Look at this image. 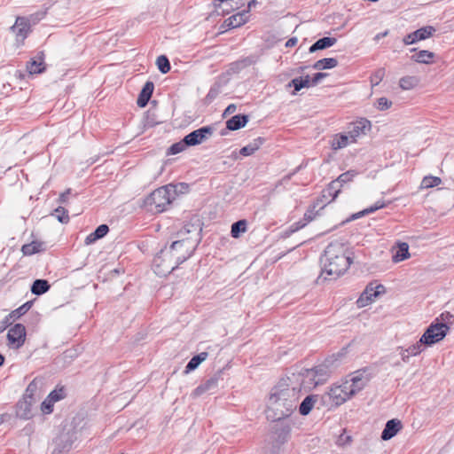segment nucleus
<instances>
[{"label": "nucleus", "mask_w": 454, "mask_h": 454, "mask_svg": "<svg viewBox=\"0 0 454 454\" xmlns=\"http://www.w3.org/2000/svg\"><path fill=\"white\" fill-rule=\"evenodd\" d=\"M301 397L298 390L285 377L271 389L265 410L271 421H279L290 417L296 410Z\"/></svg>", "instance_id": "obj_1"}, {"label": "nucleus", "mask_w": 454, "mask_h": 454, "mask_svg": "<svg viewBox=\"0 0 454 454\" xmlns=\"http://www.w3.org/2000/svg\"><path fill=\"white\" fill-rule=\"evenodd\" d=\"M195 247L196 242L190 239L173 242L168 248L161 249L155 256L153 271L160 277L168 275L192 254Z\"/></svg>", "instance_id": "obj_2"}, {"label": "nucleus", "mask_w": 454, "mask_h": 454, "mask_svg": "<svg viewBox=\"0 0 454 454\" xmlns=\"http://www.w3.org/2000/svg\"><path fill=\"white\" fill-rule=\"evenodd\" d=\"M351 254L348 247L342 242L329 244L322 258V273L333 279L343 275L352 263Z\"/></svg>", "instance_id": "obj_3"}, {"label": "nucleus", "mask_w": 454, "mask_h": 454, "mask_svg": "<svg viewBox=\"0 0 454 454\" xmlns=\"http://www.w3.org/2000/svg\"><path fill=\"white\" fill-rule=\"evenodd\" d=\"M286 378L301 395L302 391H310L317 385L324 383L326 380V373L322 368H312L294 372Z\"/></svg>", "instance_id": "obj_4"}, {"label": "nucleus", "mask_w": 454, "mask_h": 454, "mask_svg": "<svg viewBox=\"0 0 454 454\" xmlns=\"http://www.w3.org/2000/svg\"><path fill=\"white\" fill-rule=\"evenodd\" d=\"M175 186L168 184L153 191L146 199V205L151 211L160 213L165 211L176 199Z\"/></svg>", "instance_id": "obj_5"}, {"label": "nucleus", "mask_w": 454, "mask_h": 454, "mask_svg": "<svg viewBox=\"0 0 454 454\" xmlns=\"http://www.w3.org/2000/svg\"><path fill=\"white\" fill-rule=\"evenodd\" d=\"M450 327L444 323H432L421 335L419 340L425 346H433L445 338Z\"/></svg>", "instance_id": "obj_6"}, {"label": "nucleus", "mask_w": 454, "mask_h": 454, "mask_svg": "<svg viewBox=\"0 0 454 454\" xmlns=\"http://www.w3.org/2000/svg\"><path fill=\"white\" fill-rule=\"evenodd\" d=\"M369 380V376L363 371L354 372L342 380L351 397L362 391Z\"/></svg>", "instance_id": "obj_7"}, {"label": "nucleus", "mask_w": 454, "mask_h": 454, "mask_svg": "<svg viewBox=\"0 0 454 454\" xmlns=\"http://www.w3.org/2000/svg\"><path fill=\"white\" fill-rule=\"evenodd\" d=\"M27 337L26 327L22 324H15L7 333V346L12 349L21 348Z\"/></svg>", "instance_id": "obj_8"}, {"label": "nucleus", "mask_w": 454, "mask_h": 454, "mask_svg": "<svg viewBox=\"0 0 454 454\" xmlns=\"http://www.w3.org/2000/svg\"><path fill=\"white\" fill-rule=\"evenodd\" d=\"M327 396L331 405L334 407H338L352 398L342 380L330 387Z\"/></svg>", "instance_id": "obj_9"}, {"label": "nucleus", "mask_w": 454, "mask_h": 454, "mask_svg": "<svg viewBox=\"0 0 454 454\" xmlns=\"http://www.w3.org/2000/svg\"><path fill=\"white\" fill-rule=\"evenodd\" d=\"M385 290V287L382 285L373 286L372 284L366 286L365 290L362 293L358 300L356 301V304L358 308H364L373 301L378 298L380 294H381Z\"/></svg>", "instance_id": "obj_10"}, {"label": "nucleus", "mask_w": 454, "mask_h": 454, "mask_svg": "<svg viewBox=\"0 0 454 454\" xmlns=\"http://www.w3.org/2000/svg\"><path fill=\"white\" fill-rule=\"evenodd\" d=\"M371 127L370 121L361 118L350 123L346 132L356 144L360 137L365 136L370 131Z\"/></svg>", "instance_id": "obj_11"}, {"label": "nucleus", "mask_w": 454, "mask_h": 454, "mask_svg": "<svg viewBox=\"0 0 454 454\" xmlns=\"http://www.w3.org/2000/svg\"><path fill=\"white\" fill-rule=\"evenodd\" d=\"M35 403V399L33 395H25L17 403L16 416L21 419H31L34 416L33 406Z\"/></svg>", "instance_id": "obj_12"}, {"label": "nucleus", "mask_w": 454, "mask_h": 454, "mask_svg": "<svg viewBox=\"0 0 454 454\" xmlns=\"http://www.w3.org/2000/svg\"><path fill=\"white\" fill-rule=\"evenodd\" d=\"M212 133V128L202 127L186 135L184 141L188 146L198 145L207 140Z\"/></svg>", "instance_id": "obj_13"}, {"label": "nucleus", "mask_w": 454, "mask_h": 454, "mask_svg": "<svg viewBox=\"0 0 454 454\" xmlns=\"http://www.w3.org/2000/svg\"><path fill=\"white\" fill-rule=\"evenodd\" d=\"M435 32V28L432 26L423 27L412 33L408 34L403 38V43L405 45H411L419 41H423L430 38L434 33Z\"/></svg>", "instance_id": "obj_14"}, {"label": "nucleus", "mask_w": 454, "mask_h": 454, "mask_svg": "<svg viewBox=\"0 0 454 454\" xmlns=\"http://www.w3.org/2000/svg\"><path fill=\"white\" fill-rule=\"evenodd\" d=\"M12 32L16 35L18 46L22 44L25 38L30 32V23L27 18L19 17L16 19L15 24L12 27Z\"/></svg>", "instance_id": "obj_15"}, {"label": "nucleus", "mask_w": 454, "mask_h": 454, "mask_svg": "<svg viewBox=\"0 0 454 454\" xmlns=\"http://www.w3.org/2000/svg\"><path fill=\"white\" fill-rule=\"evenodd\" d=\"M391 259L394 263H399L411 258L409 244L403 241L396 242L391 247Z\"/></svg>", "instance_id": "obj_16"}, {"label": "nucleus", "mask_w": 454, "mask_h": 454, "mask_svg": "<svg viewBox=\"0 0 454 454\" xmlns=\"http://www.w3.org/2000/svg\"><path fill=\"white\" fill-rule=\"evenodd\" d=\"M423 344L420 340L414 344L410 345L407 348L399 347L397 348L399 356L403 363H409L412 356H417L423 352Z\"/></svg>", "instance_id": "obj_17"}, {"label": "nucleus", "mask_w": 454, "mask_h": 454, "mask_svg": "<svg viewBox=\"0 0 454 454\" xmlns=\"http://www.w3.org/2000/svg\"><path fill=\"white\" fill-rule=\"evenodd\" d=\"M355 144L354 141L349 138L348 134L346 131L337 133L332 137L330 141L331 148L333 151H338L347 146Z\"/></svg>", "instance_id": "obj_18"}, {"label": "nucleus", "mask_w": 454, "mask_h": 454, "mask_svg": "<svg viewBox=\"0 0 454 454\" xmlns=\"http://www.w3.org/2000/svg\"><path fill=\"white\" fill-rule=\"evenodd\" d=\"M402 427V422L399 419H393L388 420L382 431L381 439L384 441L392 439L398 434Z\"/></svg>", "instance_id": "obj_19"}, {"label": "nucleus", "mask_w": 454, "mask_h": 454, "mask_svg": "<svg viewBox=\"0 0 454 454\" xmlns=\"http://www.w3.org/2000/svg\"><path fill=\"white\" fill-rule=\"evenodd\" d=\"M242 0H218V4H215V7L218 10V13L222 15L229 14L231 11L239 9L243 4Z\"/></svg>", "instance_id": "obj_20"}, {"label": "nucleus", "mask_w": 454, "mask_h": 454, "mask_svg": "<svg viewBox=\"0 0 454 454\" xmlns=\"http://www.w3.org/2000/svg\"><path fill=\"white\" fill-rule=\"evenodd\" d=\"M340 190L341 189L338 186V182H332L328 187L323 191L322 202L324 205L321 207L323 208L326 203L333 201L340 192Z\"/></svg>", "instance_id": "obj_21"}, {"label": "nucleus", "mask_w": 454, "mask_h": 454, "mask_svg": "<svg viewBox=\"0 0 454 454\" xmlns=\"http://www.w3.org/2000/svg\"><path fill=\"white\" fill-rule=\"evenodd\" d=\"M248 11L238 12L224 20V25L230 28H235L247 23L248 20Z\"/></svg>", "instance_id": "obj_22"}, {"label": "nucleus", "mask_w": 454, "mask_h": 454, "mask_svg": "<svg viewBox=\"0 0 454 454\" xmlns=\"http://www.w3.org/2000/svg\"><path fill=\"white\" fill-rule=\"evenodd\" d=\"M153 88L154 86L152 82H147L145 84L137 101V104L139 107H145L147 105L149 99L152 97Z\"/></svg>", "instance_id": "obj_23"}, {"label": "nucleus", "mask_w": 454, "mask_h": 454, "mask_svg": "<svg viewBox=\"0 0 454 454\" xmlns=\"http://www.w3.org/2000/svg\"><path fill=\"white\" fill-rule=\"evenodd\" d=\"M434 53L427 50L419 51L411 56V59L413 61L427 65L432 64L434 62Z\"/></svg>", "instance_id": "obj_24"}, {"label": "nucleus", "mask_w": 454, "mask_h": 454, "mask_svg": "<svg viewBox=\"0 0 454 454\" xmlns=\"http://www.w3.org/2000/svg\"><path fill=\"white\" fill-rule=\"evenodd\" d=\"M27 68L31 74L42 73L45 69L43 54H40L31 59L27 63Z\"/></svg>", "instance_id": "obj_25"}, {"label": "nucleus", "mask_w": 454, "mask_h": 454, "mask_svg": "<svg viewBox=\"0 0 454 454\" xmlns=\"http://www.w3.org/2000/svg\"><path fill=\"white\" fill-rule=\"evenodd\" d=\"M337 42V39L334 37H323L317 40L314 44H312L309 48V52L313 53L319 50H324L334 45Z\"/></svg>", "instance_id": "obj_26"}, {"label": "nucleus", "mask_w": 454, "mask_h": 454, "mask_svg": "<svg viewBox=\"0 0 454 454\" xmlns=\"http://www.w3.org/2000/svg\"><path fill=\"white\" fill-rule=\"evenodd\" d=\"M248 121V118L247 115H235L231 117L226 122V127L230 130H237L242 127H244Z\"/></svg>", "instance_id": "obj_27"}, {"label": "nucleus", "mask_w": 454, "mask_h": 454, "mask_svg": "<svg viewBox=\"0 0 454 454\" xmlns=\"http://www.w3.org/2000/svg\"><path fill=\"white\" fill-rule=\"evenodd\" d=\"M419 83V78L416 75H406L399 80V86L403 90L416 88Z\"/></svg>", "instance_id": "obj_28"}, {"label": "nucleus", "mask_w": 454, "mask_h": 454, "mask_svg": "<svg viewBox=\"0 0 454 454\" xmlns=\"http://www.w3.org/2000/svg\"><path fill=\"white\" fill-rule=\"evenodd\" d=\"M43 243L40 241H32L31 243L26 244L21 247V251L24 255H32L43 251Z\"/></svg>", "instance_id": "obj_29"}, {"label": "nucleus", "mask_w": 454, "mask_h": 454, "mask_svg": "<svg viewBox=\"0 0 454 454\" xmlns=\"http://www.w3.org/2000/svg\"><path fill=\"white\" fill-rule=\"evenodd\" d=\"M208 356L207 352H201L197 356H194L187 364L184 372L189 373L195 370L202 362H204Z\"/></svg>", "instance_id": "obj_30"}, {"label": "nucleus", "mask_w": 454, "mask_h": 454, "mask_svg": "<svg viewBox=\"0 0 454 454\" xmlns=\"http://www.w3.org/2000/svg\"><path fill=\"white\" fill-rule=\"evenodd\" d=\"M262 144L263 139L258 137L250 144H248L247 145L242 147L240 149V154H242L243 156H250L254 154L262 146Z\"/></svg>", "instance_id": "obj_31"}, {"label": "nucleus", "mask_w": 454, "mask_h": 454, "mask_svg": "<svg viewBox=\"0 0 454 454\" xmlns=\"http://www.w3.org/2000/svg\"><path fill=\"white\" fill-rule=\"evenodd\" d=\"M338 61L334 58H325L317 60L314 65L313 68L317 70L329 69L337 67Z\"/></svg>", "instance_id": "obj_32"}, {"label": "nucleus", "mask_w": 454, "mask_h": 454, "mask_svg": "<svg viewBox=\"0 0 454 454\" xmlns=\"http://www.w3.org/2000/svg\"><path fill=\"white\" fill-rule=\"evenodd\" d=\"M316 403V398L314 396H307L300 404L299 411L301 415H308Z\"/></svg>", "instance_id": "obj_33"}, {"label": "nucleus", "mask_w": 454, "mask_h": 454, "mask_svg": "<svg viewBox=\"0 0 454 454\" xmlns=\"http://www.w3.org/2000/svg\"><path fill=\"white\" fill-rule=\"evenodd\" d=\"M50 288V285L46 280L37 279L33 283L31 291L33 294L40 295L46 293Z\"/></svg>", "instance_id": "obj_34"}, {"label": "nucleus", "mask_w": 454, "mask_h": 454, "mask_svg": "<svg viewBox=\"0 0 454 454\" xmlns=\"http://www.w3.org/2000/svg\"><path fill=\"white\" fill-rule=\"evenodd\" d=\"M246 231H247V221L246 220H239L231 225V233L233 238H239L241 233H244Z\"/></svg>", "instance_id": "obj_35"}, {"label": "nucleus", "mask_w": 454, "mask_h": 454, "mask_svg": "<svg viewBox=\"0 0 454 454\" xmlns=\"http://www.w3.org/2000/svg\"><path fill=\"white\" fill-rule=\"evenodd\" d=\"M442 184V179L438 176H425L421 182L420 189H428L438 186Z\"/></svg>", "instance_id": "obj_36"}, {"label": "nucleus", "mask_w": 454, "mask_h": 454, "mask_svg": "<svg viewBox=\"0 0 454 454\" xmlns=\"http://www.w3.org/2000/svg\"><path fill=\"white\" fill-rule=\"evenodd\" d=\"M356 172L355 170H349V171H347L343 174H341L340 176H339V177L334 180L333 182H338V186L341 189L342 185L344 184H347L348 182H351L354 177L356 176Z\"/></svg>", "instance_id": "obj_37"}, {"label": "nucleus", "mask_w": 454, "mask_h": 454, "mask_svg": "<svg viewBox=\"0 0 454 454\" xmlns=\"http://www.w3.org/2000/svg\"><path fill=\"white\" fill-rule=\"evenodd\" d=\"M156 65L162 74H167L170 70L169 61L167 57L163 55L157 58Z\"/></svg>", "instance_id": "obj_38"}, {"label": "nucleus", "mask_w": 454, "mask_h": 454, "mask_svg": "<svg viewBox=\"0 0 454 454\" xmlns=\"http://www.w3.org/2000/svg\"><path fill=\"white\" fill-rule=\"evenodd\" d=\"M352 438L343 431L337 438L335 443L340 448H346L350 445Z\"/></svg>", "instance_id": "obj_39"}, {"label": "nucleus", "mask_w": 454, "mask_h": 454, "mask_svg": "<svg viewBox=\"0 0 454 454\" xmlns=\"http://www.w3.org/2000/svg\"><path fill=\"white\" fill-rule=\"evenodd\" d=\"M54 215L61 223H67L69 221L67 211L62 207L55 209Z\"/></svg>", "instance_id": "obj_40"}, {"label": "nucleus", "mask_w": 454, "mask_h": 454, "mask_svg": "<svg viewBox=\"0 0 454 454\" xmlns=\"http://www.w3.org/2000/svg\"><path fill=\"white\" fill-rule=\"evenodd\" d=\"M392 101L385 97L378 98L375 103L376 108L380 111L387 110L392 106Z\"/></svg>", "instance_id": "obj_41"}, {"label": "nucleus", "mask_w": 454, "mask_h": 454, "mask_svg": "<svg viewBox=\"0 0 454 454\" xmlns=\"http://www.w3.org/2000/svg\"><path fill=\"white\" fill-rule=\"evenodd\" d=\"M187 146L188 145H186V143L183 140L179 143H176V144L172 145L169 147V153L171 154L179 153L183 152Z\"/></svg>", "instance_id": "obj_42"}, {"label": "nucleus", "mask_w": 454, "mask_h": 454, "mask_svg": "<svg viewBox=\"0 0 454 454\" xmlns=\"http://www.w3.org/2000/svg\"><path fill=\"white\" fill-rule=\"evenodd\" d=\"M53 404H54V403L50 398L47 397L42 403V405H41L42 411L45 414L51 413L53 410Z\"/></svg>", "instance_id": "obj_43"}, {"label": "nucleus", "mask_w": 454, "mask_h": 454, "mask_svg": "<svg viewBox=\"0 0 454 454\" xmlns=\"http://www.w3.org/2000/svg\"><path fill=\"white\" fill-rule=\"evenodd\" d=\"M27 305L20 307L19 309L12 311L8 316L12 318V321L18 319L21 315H23L27 311Z\"/></svg>", "instance_id": "obj_44"}, {"label": "nucleus", "mask_w": 454, "mask_h": 454, "mask_svg": "<svg viewBox=\"0 0 454 454\" xmlns=\"http://www.w3.org/2000/svg\"><path fill=\"white\" fill-rule=\"evenodd\" d=\"M214 384H215V380H208L204 385L198 387L194 391V395H200L203 394L204 392L208 390L211 387V386H213Z\"/></svg>", "instance_id": "obj_45"}, {"label": "nucleus", "mask_w": 454, "mask_h": 454, "mask_svg": "<svg viewBox=\"0 0 454 454\" xmlns=\"http://www.w3.org/2000/svg\"><path fill=\"white\" fill-rule=\"evenodd\" d=\"M214 384H215V380H208L204 385L198 387L194 391V395H200L203 394L204 392L208 390L211 387V386H213Z\"/></svg>", "instance_id": "obj_46"}, {"label": "nucleus", "mask_w": 454, "mask_h": 454, "mask_svg": "<svg viewBox=\"0 0 454 454\" xmlns=\"http://www.w3.org/2000/svg\"><path fill=\"white\" fill-rule=\"evenodd\" d=\"M109 231V228L106 224L99 225L94 231L96 238L101 239L105 237Z\"/></svg>", "instance_id": "obj_47"}, {"label": "nucleus", "mask_w": 454, "mask_h": 454, "mask_svg": "<svg viewBox=\"0 0 454 454\" xmlns=\"http://www.w3.org/2000/svg\"><path fill=\"white\" fill-rule=\"evenodd\" d=\"M386 206V204L383 201H378L375 203L374 206L368 207L364 209L363 212H361V215H368L371 214L378 209L383 208Z\"/></svg>", "instance_id": "obj_48"}, {"label": "nucleus", "mask_w": 454, "mask_h": 454, "mask_svg": "<svg viewBox=\"0 0 454 454\" xmlns=\"http://www.w3.org/2000/svg\"><path fill=\"white\" fill-rule=\"evenodd\" d=\"M288 86L289 87H291V86L294 87V91L293 94L295 95L297 91H299L300 90L303 89V85L301 84V77L293 79L288 83Z\"/></svg>", "instance_id": "obj_49"}, {"label": "nucleus", "mask_w": 454, "mask_h": 454, "mask_svg": "<svg viewBox=\"0 0 454 454\" xmlns=\"http://www.w3.org/2000/svg\"><path fill=\"white\" fill-rule=\"evenodd\" d=\"M48 398H50L53 403H56L58 401L61 400L63 398L62 390H59V391L53 390V391H51L49 394Z\"/></svg>", "instance_id": "obj_50"}, {"label": "nucleus", "mask_w": 454, "mask_h": 454, "mask_svg": "<svg viewBox=\"0 0 454 454\" xmlns=\"http://www.w3.org/2000/svg\"><path fill=\"white\" fill-rule=\"evenodd\" d=\"M12 320L9 316H6L1 322H0V333L4 332L9 325L12 324Z\"/></svg>", "instance_id": "obj_51"}, {"label": "nucleus", "mask_w": 454, "mask_h": 454, "mask_svg": "<svg viewBox=\"0 0 454 454\" xmlns=\"http://www.w3.org/2000/svg\"><path fill=\"white\" fill-rule=\"evenodd\" d=\"M384 75L383 70H379L375 73V74L372 77V85H377L380 81H381L382 77Z\"/></svg>", "instance_id": "obj_52"}, {"label": "nucleus", "mask_w": 454, "mask_h": 454, "mask_svg": "<svg viewBox=\"0 0 454 454\" xmlns=\"http://www.w3.org/2000/svg\"><path fill=\"white\" fill-rule=\"evenodd\" d=\"M327 74L325 73H317L311 79V85H317L323 78H325Z\"/></svg>", "instance_id": "obj_53"}, {"label": "nucleus", "mask_w": 454, "mask_h": 454, "mask_svg": "<svg viewBox=\"0 0 454 454\" xmlns=\"http://www.w3.org/2000/svg\"><path fill=\"white\" fill-rule=\"evenodd\" d=\"M98 238H96L95 236V233L92 232L90 233V235H88L85 239V244L86 245H90V244H92L93 242H95L96 240H98Z\"/></svg>", "instance_id": "obj_54"}, {"label": "nucleus", "mask_w": 454, "mask_h": 454, "mask_svg": "<svg viewBox=\"0 0 454 454\" xmlns=\"http://www.w3.org/2000/svg\"><path fill=\"white\" fill-rule=\"evenodd\" d=\"M301 84L303 85V88H309L311 85V79L309 75H306L305 77H301Z\"/></svg>", "instance_id": "obj_55"}, {"label": "nucleus", "mask_w": 454, "mask_h": 454, "mask_svg": "<svg viewBox=\"0 0 454 454\" xmlns=\"http://www.w3.org/2000/svg\"><path fill=\"white\" fill-rule=\"evenodd\" d=\"M70 193V189H67L66 192H62L59 195V201L60 203H65L67 200L68 194Z\"/></svg>", "instance_id": "obj_56"}, {"label": "nucleus", "mask_w": 454, "mask_h": 454, "mask_svg": "<svg viewBox=\"0 0 454 454\" xmlns=\"http://www.w3.org/2000/svg\"><path fill=\"white\" fill-rule=\"evenodd\" d=\"M298 39L296 37H292L286 43V47L291 48L297 44Z\"/></svg>", "instance_id": "obj_57"}, {"label": "nucleus", "mask_w": 454, "mask_h": 454, "mask_svg": "<svg viewBox=\"0 0 454 454\" xmlns=\"http://www.w3.org/2000/svg\"><path fill=\"white\" fill-rule=\"evenodd\" d=\"M235 110H236V106L235 105H230L226 108V112L229 113V114H231V113L235 112Z\"/></svg>", "instance_id": "obj_58"}, {"label": "nucleus", "mask_w": 454, "mask_h": 454, "mask_svg": "<svg viewBox=\"0 0 454 454\" xmlns=\"http://www.w3.org/2000/svg\"><path fill=\"white\" fill-rule=\"evenodd\" d=\"M258 4V3H257V1H256V0H251V1L248 3V6H247V7H248V10H247V11L249 12V11H250V9H251V8H253V7H254V6H256V4Z\"/></svg>", "instance_id": "obj_59"}, {"label": "nucleus", "mask_w": 454, "mask_h": 454, "mask_svg": "<svg viewBox=\"0 0 454 454\" xmlns=\"http://www.w3.org/2000/svg\"><path fill=\"white\" fill-rule=\"evenodd\" d=\"M162 170H163V167L162 166H160V168H158L156 174L154 175L153 178H157L161 173H162Z\"/></svg>", "instance_id": "obj_60"}, {"label": "nucleus", "mask_w": 454, "mask_h": 454, "mask_svg": "<svg viewBox=\"0 0 454 454\" xmlns=\"http://www.w3.org/2000/svg\"><path fill=\"white\" fill-rule=\"evenodd\" d=\"M387 34H388V32H387V31H385V32H384V33H382V34H379V35H376V37H375V39H376V40H379V39H380V38H381V37L387 36Z\"/></svg>", "instance_id": "obj_61"}, {"label": "nucleus", "mask_w": 454, "mask_h": 454, "mask_svg": "<svg viewBox=\"0 0 454 454\" xmlns=\"http://www.w3.org/2000/svg\"><path fill=\"white\" fill-rule=\"evenodd\" d=\"M4 362V357L0 354V366L3 365Z\"/></svg>", "instance_id": "obj_62"}, {"label": "nucleus", "mask_w": 454, "mask_h": 454, "mask_svg": "<svg viewBox=\"0 0 454 454\" xmlns=\"http://www.w3.org/2000/svg\"><path fill=\"white\" fill-rule=\"evenodd\" d=\"M184 231L188 233V232H190V230L185 229Z\"/></svg>", "instance_id": "obj_63"}]
</instances>
